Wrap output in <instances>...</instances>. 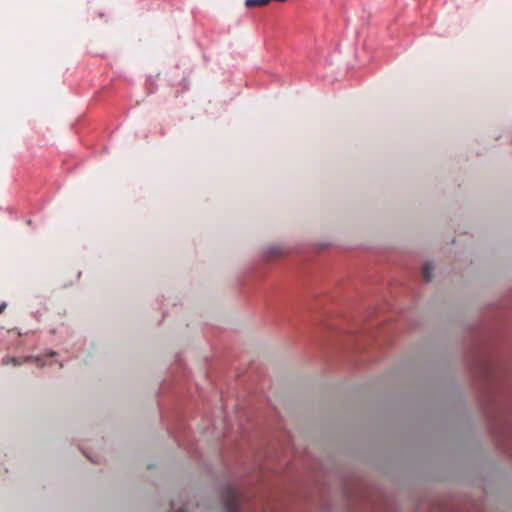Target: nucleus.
<instances>
[{"mask_svg":"<svg viewBox=\"0 0 512 512\" xmlns=\"http://www.w3.org/2000/svg\"><path fill=\"white\" fill-rule=\"evenodd\" d=\"M35 361L38 365H43L41 363V359L40 358H33V357H11V358H8V359H3L2 362L4 364H12L14 366H19V365H22L23 363L25 362H29V361Z\"/></svg>","mask_w":512,"mask_h":512,"instance_id":"nucleus-2","label":"nucleus"},{"mask_svg":"<svg viewBox=\"0 0 512 512\" xmlns=\"http://www.w3.org/2000/svg\"><path fill=\"white\" fill-rule=\"evenodd\" d=\"M6 306H7V305H6V303H5V302H3V303H1V304H0V314L5 310Z\"/></svg>","mask_w":512,"mask_h":512,"instance_id":"nucleus-5","label":"nucleus"},{"mask_svg":"<svg viewBox=\"0 0 512 512\" xmlns=\"http://www.w3.org/2000/svg\"><path fill=\"white\" fill-rule=\"evenodd\" d=\"M226 512H239L240 498L235 487L229 486L222 496Z\"/></svg>","mask_w":512,"mask_h":512,"instance_id":"nucleus-1","label":"nucleus"},{"mask_svg":"<svg viewBox=\"0 0 512 512\" xmlns=\"http://www.w3.org/2000/svg\"><path fill=\"white\" fill-rule=\"evenodd\" d=\"M433 269H434V267H433L432 263H430V262H428L424 265L423 270H422V277L426 282H429L432 280Z\"/></svg>","mask_w":512,"mask_h":512,"instance_id":"nucleus-3","label":"nucleus"},{"mask_svg":"<svg viewBox=\"0 0 512 512\" xmlns=\"http://www.w3.org/2000/svg\"><path fill=\"white\" fill-rule=\"evenodd\" d=\"M269 4V0H245V6L247 8L263 7Z\"/></svg>","mask_w":512,"mask_h":512,"instance_id":"nucleus-4","label":"nucleus"}]
</instances>
